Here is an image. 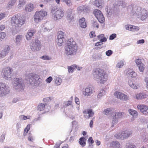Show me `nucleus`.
I'll return each mask as SVG.
<instances>
[{
  "mask_svg": "<svg viewBox=\"0 0 148 148\" xmlns=\"http://www.w3.org/2000/svg\"><path fill=\"white\" fill-rule=\"evenodd\" d=\"M148 95L145 93H140L136 95V99L137 100H140L146 98Z\"/></svg>",
  "mask_w": 148,
  "mask_h": 148,
  "instance_id": "5701e85b",
  "label": "nucleus"
},
{
  "mask_svg": "<svg viewBox=\"0 0 148 148\" xmlns=\"http://www.w3.org/2000/svg\"><path fill=\"white\" fill-rule=\"evenodd\" d=\"M97 81L100 84H103L108 79L107 75H97L96 77Z\"/></svg>",
  "mask_w": 148,
  "mask_h": 148,
  "instance_id": "4468645a",
  "label": "nucleus"
},
{
  "mask_svg": "<svg viewBox=\"0 0 148 148\" xmlns=\"http://www.w3.org/2000/svg\"><path fill=\"white\" fill-rule=\"evenodd\" d=\"M132 134L131 132H128L127 131L123 132L121 134L119 133L118 134L115 135V137L117 139H124L128 137Z\"/></svg>",
  "mask_w": 148,
  "mask_h": 148,
  "instance_id": "9d476101",
  "label": "nucleus"
},
{
  "mask_svg": "<svg viewBox=\"0 0 148 148\" xmlns=\"http://www.w3.org/2000/svg\"><path fill=\"white\" fill-rule=\"evenodd\" d=\"M16 0H10L8 3V6L9 7H11L15 4Z\"/></svg>",
  "mask_w": 148,
  "mask_h": 148,
  "instance_id": "4c0bfd02",
  "label": "nucleus"
},
{
  "mask_svg": "<svg viewBox=\"0 0 148 148\" xmlns=\"http://www.w3.org/2000/svg\"><path fill=\"white\" fill-rule=\"evenodd\" d=\"M53 79L51 76L48 77L46 80V82L47 83H50L52 80Z\"/></svg>",
  "mask_w": 148,
  "mask_h": 148,
  "instance_id": "6e6d98bb",
  "label": "nucleus"
},
{
  "mask_svg": "<svg viewBox=\"0 0 148 148\" xmlns=\"http://www.w3.org/2000/svg\"><path fill=\"white\" fill-rule=\"evenodd\" d=\"M136 63L137 66L141 65V64H143L141 60L140 59H136Z\"/></svg>",
  "mask_w": 148,
  "mask_h": 148,
  "instance_id": "37998d69",
  "label": "nucleus"
},
{
  "mask_svg": "<svg viewBox=\"0 0 148 148\" xmlns=\"http://www.w3.org/2000/svg\"><path fill=\"white\" fill-rule=\"evenodd\" d=\"M30 47L31 50L33 51L40 50L41 48L40 41L38 40H35L31 45Z\"/></svg>",
  "mask_w": 148,
  "mask_h": 148,
  "instance_id": "0eeeda50",
  "label": "nucleus"
},
{
  "mask_svg": "<svg viewBox=\"0 0 148 148\" xmlns=\"http://www.w3.org/2000/svg\"><path fill=\"white\" fill-rule=\"evenodd\" d=\"M67 18L68 19L72 20L74 18L75 14L73 10L71 9H68L67 11Z\"/></svg>",
  "mask_w": 148,
  "mask_h": 148,
  "instance_id": "a211bd4d",
  "label": "nucleus"
},
{
  "mask_svg": "<svg viewBox=\"0 0 148 148\" xmlns=\"http://www.w3.org/2000/svg\"><path fill=\"white\" fill-rule=\"evenodd\" d=\"M88 142L89 143H90L91 144H93L94 143V141L92 137H90L89 138Z\"/></svg>",
  "mask_w": 148,
  "mask_h": 148,
  "instance_id": "864d4df0",
  "label": "nucleus"
},
{
  "mask_svg": "<svg viewBox=\"0 0 148 148\" xmlns=\"http://www.w3.org/2000/svg\"><path fill=\"white\" fill-rule=\"evenodd\" d=\"M47 15V12L45 11L41 10L36 12L34 15L35 21L36 23L40 21Z\"/></svg>",
  "mask_w": 148,
  "mask_h": 148,
  "instance_id": "39448f33",
  "label": "nucleus"
},
{
  "mask_svg": "<svg viewBox=\"0 0 148 148\" xmlns=\"http://www.w3.org/2000/svg\"><path fill=\"white\" fill-rule=\"evenodd\" d=\"M41 58L45 60H50V58L48 56H43L41 57Z\"/></svg>",
  "mask_w": 148,
  "mask_h": 148,
  "instance_id": "13d9d810",
  "label": "nucleus"
},
{
  "mask_svg": "<svg viewBox=\"0 0 148 148\" xmlns=\"http://www.w3.org/2000/svg\"><path fill=\"white\" fill-rule=\"evenodd\" d=\"M127 148H136V147L135 145H134L132 143H131L127 147Z\"/></svg>",
  "mask_w": 148,
  "mask_h": 148,
  "instance_id": "bf43d9fd",
  "label": "nucleus"
},
{
  "mask_svg": "<svg viewBox=\"0 0 148 148\" xmlns=\"http://www.w3.org/2000/svg\"><path fill=\"white\" fill-rule=\"evenodd\" d=\"M103 44V43L101 41L98 42L96 43L95 44V46H100Z\"/></svg>",
  "mask_w": 148,
  "mask_h": 148,
  "instance_id": "e2e57ef3",
  "label": "nucleus"
},
{
  "mask_svg": "<svg viewBox=\"0 0 148 148\" xmlns=\"http://www.w3.org/2000/svg\"><path fill=\"white\" fill-rule=\"evenodd\" d=\"M51 11L55 20L60 19L64 16V12L62 9H58L57 7L52 6L51 7Z\"/></svg>",
  "mask_w": 148,
  "mask_h": 148,
  "instance_id": "20e7f679",
  "label": "nucleus"
},
{
  "mask_svg": "<svg viewBox=\"0 0 148 148\" xmlns=\"http://www.w3.org/2000/svg\"><path fill=\"white\" fill-rule=\"evenodd\" d=\"M102 55L100 53H98L95 56L94 58L98 60H100L102 59Z\"/></svg>",
  "mask_w": 148,
  "mask_h": 148,
  "instance_id": "de8ad7c7",
  "label": "nucleus"
},
{
  "mask_svg": "<svg viewBox=\"0 0 148 148\" xmlns=\"http://www.w3.org/2000/svg\"><path fill=\"white\" fill-rule=\"evenodd\" d=\"M110 148H119L120 144L117 141H114L110 143Z\"/></svg>",
  "mask_w": 148,
  "mask_h": 148,
  "instance_id": "a878e982",
  "label": "nucleus"
},
{
  "mask_svg": "<svg viewBox=\"0 0 148 148\" xmlns=\"http://www.w3.org/2000/svg\"><path fill=\"white\" fill-rule=\"evenodd\" d=\"M25 0H19L18 6L21 7L22 5H23L25 3Z\"/></svg>",
  "mask_w": 148,
  "mask_h": 148,
  "instance_id": "09e8293b",
  "label": "nucleus"
},
{
  "mask_svg": "<svg viewBox=\"0 0 148 148\" xmlns=\"http://www.w3.org/2000/svg\"><path fill=\"white\" fill-rule=\"evenodd\" d=\"M113 51L111 50H109L106 52V54L108 56H110L112 53Z\"/></svg>",
  "mask_w": 148,
  "mask_h": 148,
  "instance_id": "c03bdc74",
  "label": "nucleus"
},
{
  "mask_svg": "<svg viewBox=\"0 0 148 148\" xmlns=\"http://www.w3.org/2000/svg\"><path fill=\"white\" fill-rule=\"evenodd\" d=\"M9 50L10 48L8 46H7L4 48L0 53V58L5 56L8 54Z\"/></svg>",
  "mask_w": 148,
  "mask_h": 148,
  "instance_id": "6ab92c4d",
  "label": "nucleus"
},
{
  "mask_svg": "<svg viewBox=\"0 0 148 148\" xmlns=\"http://www.w3.org/2000/svg\"><path fill=\"white\" fill-rule=\"evenodd\" d=\"M31 116H25L24 115H21L20 116V118L22 120H26L27 119H29Z\"/></svg>",
  "mask_w": 148,
  "mask_h": 148,
  "instance_id": "ea45409f",
  "label": "nucleus"
},
{
  "mask_svg": "<svg viewBox=\"0 0 148 148\" xmlns=\"http://www.w3.org/2000/svg\"><path fill=\"white\" fill-rule=\"evenodd\" d=\"M132 13L133 15L136 16L138 18H140L142 21L145 19L147 17V11L140 7L136 6L133 8Z\"/></svg>",
  "mask_w": 148,
  "mask_h": 148,
  "instance_id": "f03ea898",
  "label": "nucleus"
},
{
  "mask_svg": "<svg viewBox=\"0 0 148 148\" xmlns=\"http://www.w3.org/2000/svg\"><path fill=\"white\" fill-rule=\"evenodd\" d=\"M36 30L33 28H30L29 29L27 33L26 36V39L27 40H29L32 39V38L33 36L35 34Z\"/></svg>",
  "mask_w": 148,
  "mask_h": 148,
  "instance_id": "2eb2a0df",
  "label": "nucleus"
},
{
  "mask_svg": "<svg viewBox=\"0 0 148 148\" xmlns=\"http://www.w3.org/2000/svg\"><path fill=\"white\" fill-rule=\"evenodd\" d=\"M124 72L126 74H133L135 73L132 69H129L126 70Z\"/></svg>",
  "mask_w": 148,
  "mask_h": 148,
  "instance_id": "e433bc0d",
  "label": "nucleus"
},
{
  "mask_svg": "<svg viewBox=\"0 0 148 148\" xmlns=\"http://www.w3.org/2000/svg\"><path fill=\"white\" fill-rule=\"evenodd\" d=\"M128 112L133 117L136 118L138 116V113L135 110L132 109H129L128 110Z\"/></svg>",
  "mask_w": 148,
  "mask_h": 148,
  "instance_id": "c85d7f7f",
  "label": "nucleus"
},
{
  "mask_svg": "<svg viewBox=\"0 0 148 148\" xmlns=\"http://www.w3.org/2000/svg\"><path fill=\"white\" fill-rule=\"evenodd\" d=\"M5 28V26L3 25H0V32L3 30Z\"/></svg>",
  "mask_w": 148,
  "mask_h": 148,
  "instance_id": "338daca9",
  "label": "nucleus"
},
{
  "mask_svg": "<svg viewBox=\"0 0 148 148\" xmlns=\"http://www.w3.org/2000/svg\"><path fill=\"white\" fill-rule=\"evenodd\" d=\"M77 50V46L73 38L69 39L65 47L66 54L72 56L76 54Z\"/></svg>",
  "mask_w": 148,
  "mask_h": 148,
  "instance_id": "f257e3e1",
  "label": "nucleus"
},
{
  "mask_svg": "<svg viewBox=\"0 0 148 148\" xmlns=\"http://www.w3.org/2000/svg\"><path fill=\"white\" fill-rule=\"evenodd\" d=\"M138 110L144 115L148 114V106L144 104H139L137 106Z\"/></svg>",
  "mask_w": 148,
  "mask_h": 148,
  "instance_id": "9b49d317",
  "label": "nucleus"
},
{
  "mask_svg": "<svg viewBox=\"0 0 148 148\" xmlns=\"http://www.w3.org/2000/svg\"><path fill=\"white\" fill-rule=\"evenodd\" d=\"M25 20L18 15H14L11 18V22L13 26L21 27L25 22Z\"/></svg>",
  "mask_w": 148,
  "mask_h": 148,
  "instance_id": "7ed1b4c3",
  "label": "nucleus"
},
{
  "mask_svg": "<svg viewBox=\"0 0 148 148\" xmlns=\"http://www.w3.org/2000/svg\"><path fill=\"white\" fill-rule=\"evenodd\" d=\"M112 112V109L111 108H107L105 109L103 111V113L104 114L108 115L110 114Z\"/></svg>",
  "mask_w": 148,
  "mask_h": 148,
  "instance_id": "473e14b6",
  "label": "nucleus"
},
{
  "mask_svg": "<svg viewBox=\"0 0 148 148\" xmlns=\"http://www.w3.org/2000/svg\"><path fill=\"white\" fill-rule=\"evenodd\" d=\"M88 10V7L86 5H82L77 8V11L79 14L87 12Z\"/></svg>",
  "mask_w": 148,
  "mask_h": 148,
  "instance_id": "f3484780",
  "label": "nucleus"
},
{
  "mask_svg": "<svg viewBox=\"0 0 148 148\" xmlns=\"http://www.w3.org/2000/svg\"><path fill=\"white\" fill-rule=\"evenodd\" d=\"M13 86L15 89L23 88L24 86V84L22 79L21 78L15 79Z\"/></svg>",
  "mask_w": 148,
  "mask_h": 148,
  "instance_id": "6e6552de",
  "label": "nucleus"
},
{
  "mask_svg": "<svg viewBox=\"0 0 148 148\" xmlns=\"http://www.w3.org/2000/svg\"><path fill=\"white\" fill-rule=\"evenodd\" d=\"M123 65V61H120L117 63L116 66L117 67L120 68L122 67Z\"/></svg>",
  "mask_w": 148,
  "mask_h": 148,
  "instance_id": "49530a36",
  "label": "nucleus"
},
{
  "mask_svg": "<svg viewBox=\"0 0 148 148\" xmlns=\"http://www.w3.org/2000/svg\"><path fill=\"white\" fill-rule=\"evenodd\" d=\"M62 82V79L59 77H57L55 81V83L56 86L60 85Z\"/></svg>",
  "mask_w": 148,
  "mask_h": 148,
  "instance_id": "f704fd0d",
  "label": "nucleus"
},
{
  "mask_svg": "<svg viewBox=\"0 0 148 148\" xmlns=\"http://www.w3.org/2000/svg\"><path fill=\"white\" fill-rule=\"evenodd\" d=\"M23 36L22 35H18L17 36L16 38V42L17 44L19 43L22 39Z\"/></svg>",
  "mask_w": 148,
  "mask_h": 148,
  "instance_id": "2f4dec72",
  "label": "nucleus"
},
{
  "mask_svg": "<svg viewBox=\"0 0 148 148\" xmlns=\"http://www.w3.org/2000/svg\"><path fill=\"white\" fill-rule=\"evenodd\" d=\"M13 70L9 67L4 68L2 70V73L3 74H11Z\"/></svg>",
  "mask_w": 148,
  "mask_h": 148,
  "instance_id": "aec40b11",
  "label": "nucleus"
},
{
  "mask_svg": "<svg viewBox=\"0 0 148 148\" xmlns=\"http://www.w3.org/2000/svg\"><path fill=\"white\" fill-rule=\"evenodd\" d=\"M145 81L146 83V87L148 89V78L146 77L145 79Z\"/></svg>",
  "mask_w": 148,
  "mask_h": 148,
  "instance_id": "0e129e2a",
  "label": "nucleus"
},
{
  "mask_svg": "<svg viewBox=\"0 0 148 148\" xmlns=\"http://www.w3.org/2000/svg\"><path fill=\"white\" fill-rule=\"evenodd\" d=\"M75 102L77 104L79 105V99L77 97H76L75 98Z\"/></svg>",
  "mask_w": 148,
  "mask_h": 148,
  "instance_id": "69168bd1",
  "label": "nucleus"
},
{
  "mask_svg": "<svg viewBox=\"0 0 148 148\" xmlns=\"http://www.w3.org/2000/svg\"><path fill=\"white\" fill-rule=\"evenodd\" d=\"M11 75H4V78L5 79L10 80L11 79Z\"/></svg>",
  "mask_w": 148,
  "mask_h": 148,
  "instance_id": "603ef678",
  "label": "nucleus"
},
{
  "mask_svg": "<svg viewBox=\"0 0 148 148\" xmlns=\"http://www.w3.org/2000/svg\"><path fill=\"white\" fill-rule=\"evenodd\" d=\"M94 5L100 8H102L104 4L103 0H96L94 2Z\"/></svg>",
  "mask_w": 148,
  "mask_h": 148,
  "instance_id": "412c9836",
  "label": "nucleus"
},
{
  "mask_svg": "<svg viewBox=\"0 0 148 148\" xmlns=\"http://www.w3.org/2000/svg\"><path fill=\"white\" fill-rule=\"evenodd\" d=\"M77 68V66L76 64H73L70 66H68V72L69 73H73L74 70H76Z\"/></svg>",
  "mask_w": 148,
  "mask_h": 148,
  "instance_id": "cd10ccee",
  "label": "nucleus"
},
{
  "mask_svg": "<svg viewBox=\"0 0 148 148\" xmlns=\"http://www.w3.org/2000/svg\"><path fill=\"white\" fill-rule=\"evenodd\" d=\"M34 77L32 76L29 79V81L30 84H33L34 82L35 81V79H34Z\"/></svg>",
  "mask_w": 148,
  "mask_h": 148,
  "instance_id": "5fc2aeb1",
  "label": "nucleus"
},
{
  "mask_svg": "<svg viewBox=\"0 0 148 148\" xmlns=\"http://www.w3.org/2000/svg\"><path fill=\"white\" fill-rule=\"evenodd\" d=\"M10 90L8 86L5 84L0 82V96H3L8 94Z\"/></svg>",
  "mask_w": 148,
  "mask_h": 148,
  "instance_id": "423d86ee",
  "label": "nucleus"
},
{
  "mask_svg": "<svg viewBox=\"0 0 148 148\" xmlns=\"http://www.w3.org/2000/svg\"><path fill=\"white\" fill-rule=\"evenodd\" d=\"M124 113L122 112H117L115 113L114 115L113 116V119L114 120L112 121V123H114L115 121L118 120L119 119L121 118Z\"/></svg>",
  "mask_w": 148,
  "mask_h": 148,
  "instance_id": "dca6fc26",
  "label": "nucleus"
},
{
  "mask_svg": "<svg viewBox=\"0 0 148 148\" xmlns=\"http://www.w3.org/2000/svg\"><path fill=\"white\" fill-rule=\"evenodd\" d=\"M130 86L132 88L134 89H137L139 86L138 85L136 86L132 82L130 81L129 82Z\"/></svg>",
  "mask_w": 148,
  "mask_h": 148,
  "instance_id": "c9c22d12",
  "label": "nucleus"
},
{
  "mask_svg": "<svg viewBox=\"0 0 148 148\" xmlns=\"http://www.w3.org/2000/svg\"><path fill=\"white\" fill-rule=\"evenodd\" d=\"M93 13L98 21L100 23H103L105 20V18L101 12L99 10L95 9Z\"/></svg>",
  "mask_w": 148,
  "mask_h": 148,
  "instance_id": "1a4fd4ad",
  "label": "nucleus"
},
{
  "mask_svg": "<svg viewBox=\"0 0 148 148\" xmlns=\"http://www.w3.org/2000/svg\"><path fill=\"white\" fill-rule=\"evenodd\" d=\"M93 93V90L91 88H87L85 89L83 94L85 96H88L91 95Z\"/></svg>",
  "mask_w": 148,
  "mask_h": 148,
  "instance_id": "b1692460",
  "label": "nucleus"
},
{
  "mask_svg": "<svg viewBox=\"0 0 148 148\" xmlns=\"http://www.w3.org/2000/svg\"><path fill=\"white\" fill-rule=\"evenodd\" d=\"M34 8L33 4L32 3H30L26 5L25 10L27 12H30L33 10Z\"/></svg>",
  "mask_w": 148,
  "mask_h": 148,
  "instance_id": "bb28decb",
  "label": "nucleus"
},
{
  "mask_svg": "<svg viewBox=\"0 0 148 148\" xmlns=\"http://www.w3.org/2000/svg\"><path fill=\"white\" fill-rule=\"evenodd\" d=\"M85 19L84 18H82L79 20V25L82 28H85L86 27L87 25L85 22Z\"/></svg>",
  "mask_w": 148,
  "mask_h": 148,
  "instance_id": "393cba45",
  "label": "nucleus"
},
{
  "mask_svg": "<svg viewBox=\"0 0 148 148\" xmlns=\"http://www.w3.org/2000/svg\"><path fill=\"white\" fill-rule=\"evenodd\" d=\"M104 72L103 70L99 68H97L93 70V72L95 74H103Z\"/></svg>",
  "mask_w": 148,
  "mask_h": 148,
  "instance_id": "c756f323",
  "label": "nucleus"
},
{
  "mask_svg": "<svg viewBox=\"0 0 148 148\" xmlns=\"http://www.w3.org/2000/svg\"><path fill=\"white\" fill-rule=\"evenodd\" d=\"M145 65L143 64L138 66V68L139 71L141 72H143L145 69Z\"/></svg>",
  "mask_w": 148,
  "mask_h": 148,
  "instance_id": "58836bf2",
  "label": "nucleus"
},
{
  "mask_svg": "<svg viewBox=\"0 0 148 148\" xmlns=\"http://www.w3.org/2000/svg\"><path fill=\"white\" fill-rule=\"evenodd\" d=\"M45 104L42 103H40L38 106V110L40 111H43L45 108Z\"/></svg>",
  "mask_w": 148,
  "mask_h": 148,
  "instance_id": "72a5a7b5",
  "label": "nucleus"
},
{
  "mask_svg": "<svg viewBox=\"0 0 148 148\" xmlns=\"http://www.w3.org/2000/svg\"><path fill=\"white\" fill-rule=\"evenodd\" d=\"M90 38H93L95 36V32L94 31L91 32L90 34Z\"/></svg>",
  "mask_w": 148,
  "mask_h": 148,
  "instance_id": "4d7b16f0",
  "label": "nucleus"
},
{
  "mask_svg": "<svg viewBox=\"0 0 148 148\" xmlns=\"http://www.w3.org/2000/svg\"><path fill=\"white\" fill-rule=\"evenodd\" d=\"M125 28L126 30H129L131 31H133L134 29H132V25H126Z\"/></svg>",
  "mask_w": 148,
  "mask_h": 148,
  "instance_id": "3c124183",
  "label": "nucleus"
},
{
  "mask_svg": "<svg viewBox=\"0 0 148 148\" xmlns=\"http://www.w3.org/2000/svg\"><path fill=\"white\" fill-rule=\"evenodd\" d=\"M65 3L69 6H70L72 4V2L71 0H62Z\"/></svg>",
  "mask_w": 148,
  "mask_h": 148,
  "instance_id": "a19ab883",
  "label": "nucleus"
},
{
  "mask_svg": "<svg viewBox=\"0 0 148 148\" xmlns=\"http://www.w3.org/2000/svg\"><path fill=\"white\" fill-rule=\"evenodd\" d=\"M114 95L117 98L121 100L127 101L129 99V97L127 95L120 92H115L114 93Z\"/></svg>",
  "mask_w": 148,
  "mask_h": 148,
  "instance_id": "f8f14e48",
  "label": "nucleus"
},
{
  "mask_svg": "<svg viewBox=\"0 0 148 148\" xmlns=\"http://www.w3.org/2000/svg\"><path fill=\"white\" fill-rule=\"evenodd\" d=\"M6 36V34L4 32H1L0 33V41L4 39Z\"/></svg>",
  "mask_w": 148,
  "mask_h": 148,
  "instance_id": "79ce46f5",
  "label": "nucleus"
},
{
  "mask_svg": "<svg viewBox=\"0 0 148 148\" xmlns=\"http://www.w3.org/2000/svg\"><path fill=\"white\" fill-rule=\"evenodd\" d=\"M86 140L84 137L81 138L79 140V144L83 147H84L86 144Z\"/></svg>",
  "mask_w": 148,
  "mask_h": 148,
  "instance_id": "7c9ffc66",
  "label": "nucleus"
},
{
  "mask_svg": "<svg viewBox=\"0 0 148 148\" xmlns=\"http://www.w3.org/2000/svg\"><path fill=\"white\" fill-rule=\"evenodd\" d=\"M65 34L62 31L58 32L57 43L59 46L62 45L64 41L65 40Z\"/></svg>",
  "mask_w": 148,
  "mask_h": 148,
  "instance_id": "ddd939ff",
  "label": "nucleus"
},
{
  "mask_svg": "<svg viewBox=\"0 0 148 148\" xmlns=\"http://www.w3.org/2000/svg\"><path fill=\"white\" fill-rule=\"evenodd\" d=\"M145 42V40L144 39H141L139 40H138L137 41V44H143Z\"/></svg>",
  "mask_w": 148,
  "mask_h": 148,
  "instance_id": "052dcab7",
  "label": "nucleus"
},
{
  "mask_svg": "<svg viewBox=\"0 0 148 148\" xmlns=\"http://www.w3.org/2000/svg\"><path fill=\"white\" fill-rule=\"evenodd\" d=\"M30 125L29 124H28L27 125L25 129L24 132H26V133H27L29 131V130L30 129Z\"/></svg>",
  "mask_w": 148,
  "mask_h": 148,
  "instance_id": "a18cd8bd",
  "label": "nucleus"
},
{
  "mask_svg": "<svg viewBox=\"0 0 148 148\" xmlns=\"http://www.w3.org/2000/svg\"><path fill=\"white\" fill-rule=\"evenodd\" d=\"M104 34H102L99 35H98L97 36V37L99 38V39H101V38H102L104 37Z\"/></svg>",
  "mask_w": 148,
  "mask_h": 148,
  "instance_id": "774afa93",
  "label": "nucleus"
},
{
  "mask_svg": "<svg viewBox=\"0 0 148 148\" xmlns=\"http://www.w3.org/2000/svg\"><path fill=\"white\" fill-rule=\"evenodd\" d=\"M83 113L84 114L85 117L87 114H88L87 117L88 119H89L90 117H92L94 115V113L92 112L91 109H88L86 110H85L83 111Z\"/></svg>",
  "mask_w": 148,
  "mask_h": 148,
  "instance_id": "4be33fe9",
  "label": "nucleus"
},
{
  "mask_svg": "<svg viewBox=\"0 0 148 148\" xmlns=\"http://www.w3.org/2000/svg\"><path fill=\"white\" fill-rule=\"evenodd\" d=\"M132 29H134L133 31H135L139 30V27H136L134 26H132Z\"/></svg>",
  "mask_w": 148,
  "mask_h": 148,
  "instance_id": "680f3d73",
  "label": "nucleus"
},
{
  "mask_svg": "<svg viewBox=\"0 0 148 148\" xmlns=\"http://www.w3.org/2000/svg\"><path fill=\"white\" fill-rule=\"evenodd\" d=\"M116 36V35L115 34H112L109 37V39L110 40H112L114 39Z\"/></svg>",
  "mask_w": 148,
  "mask_h": 148,
  "instance_id": "8fccbe9b",
  "label": "nucleus"
}]
</instances>
